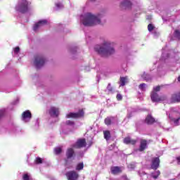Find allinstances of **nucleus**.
<instances>
[{"mask_svg":"<svg viewBox=\"0 0 180 180\" xmlns=\"http://www.w3.org/2000/svg\"><path fill=\"white\" fill-rule=\"evenodd\" d=\"M153 34H154V36H160V33H158L155 31L153 32Z\"/></svg>","mask_w":180,"mask_h":180,"instance_id":"obj_46","label":"nucleus"},{"mask_svg":"<svg viewBox=\"0 0 180 180\" xmlns=\"http://www.w3.org/2000/svg\"><path fill=\"white\" fill-rule=\"evenodd\" d=\"M111 171L112 174H119V172H120V167H114Z\"/></svg>","mask_w":180,"mask_h":180,"instance_id":"obj_29","label":"nucleus"},{"mask_svg":"<svg viewBox=\"0 0 180 180\" xmlns=\"http://www.w3.org/2000/svg\"><path fill=\"white\" fill-rule=\"evenodd\" d=\"M94 51L100 55L101 57L104 58H108L116 53L115 47L112 46V42L109 41H104L101 46H96Z\"/></svg>","mask_w":180,"mask_h":180,"instance_id":"obj_1","label":"nucleus"},{"mask_svg":"<svg viewBox=\"0 0 180 180\" xmlns=\"http://www.w3.org/2000/svg\"><path fill=\"white\" fill-rule=\"evenodd\" d=\"M56 6L57 10L63 9V8H64V6L63 5V4L60 2L56 3Z\"/></svg>","mask_w":180,"mask_h":180,"instance_id":"obj_32","label":"nucleus"},{"mask_svg":"<svg viewBox=\"0 0 180 180\" xmlns=\"http://www.w3.org/2000/svg\"><path fill=\"white\" fill-rule=\"evenodd\" d=\"M150 98L152 102H160L161 101V98H160V96H158V94L155 91H152L150 94Z\"/></svg>","mask_w":180,"mask_h":180,"instance_id":"obj_15","label":"nucleus"},{"mask_svg":"<svg viewBox=\"0 0 180 180\" xmlns=\"http://www.w3.org/2000/svg\"><path fill=\"white\" fill-rule=\"evenodd\" d=\"M160 174L161 172H160V170H157L152 173V177H153L154 179H157Z\"/></svg>","mask_w":180,"mask_h":180,"instance_id":"obj_27","label":"nucleus"},{"mask_svg":"<svg viewBox=\"0 0 180 180\" xmlns=\"http://www.w3.org/2000/svg\"><path fill=\"white\" fill-rule=\"evenodd\" d=\"M146 86H147V84H146L145 83H142V84H139V89L141 91H146Z\"/></svg>","mask_w":180,"mask_h":180,"instance_id":"obj_31","label":"nucleus"},{"mask_svg":"<svg viewBox=\"0 0 180 180\" xmlns=\"http://www.w3.org/2000/svg\"><path fill=\"white\" fill-rule=\"evenodd\" d=\"M46 25H47V21H46V20H39L37 23H36V24L34 25V27H33L34 32H37V30H38L39 29H40V27H42V26H46Z\"/></svg>","mask_w":180,"mask_h":180,"instance_id":"obj_11","label":"nucleus"},{"mask_svg":"<svg viewBox=\"0 0 180 180\" xmlns=\"http://www.w3.org/2000/svg\"><path fill=\"white\" fill-rule=\"evenodd\" d=\"M86 43H89L91 41V37H88V35H86Z\"/></svg>","mask_w":180,"mask_h":180,"instance_id":"obj_43","label":"nucleus"},{"mask_svg":"<svg viewBox=\"0 0 180 180\" xmlns=\"http://www.w3.org/2000/svg\"><path fill=\"white\" fill-rule=\"evenodd\" d=\"M104 139H105V140H110V131H104Z\"/></svg>","mask_w":180,"mask_h":180,"instance_id":"obj_28","label":"nucleus"},{"mask_svg":"<svg viewBox=\"0 0 180 180\" xmlns=\"http://www.w3.org/2000/svg\"><path fill=\"white\" fill-rule=\"evenodd\" d=\"M164 50H165V49L162 48V56L160 58V61H165V60H167V58H169V53L164 52Z\"/></svg>","mask_w":180,"mask_h":180,"instance_id":"obj_22","label":"nucleus"},{"mask_svg":"<svg viewBox=\"0 0 180 180\" xmlns=\"http://www.w3.org/2000/svg\"><path fill=\"white\" fill-rule=\"evenodd\" d=\"M124 144H131V146H134L136 143H137V141L131 139V138L127 136L124 139Z\"/></svg>","mask_w":180,"mask_h":180,"instance_id":"obj_18","label":"nucleus"},{"mask_svg":"<svg viewBox=\"0 0 180 180\" xmlns=\"http://www.w3.org/2000/svg\"><path fill=\"white\" fill-rule=\"evenodd\" d=\"M82 169H84V163L80 162V163L77 164V165L76 167V170L81 171Z\"/></svg>","mask_w":180,"mask_h":180,"instance_id":"obj_30","label":"nucleus"},{"mask_svg":"<svg viewBox=\"0 0 180 180\" xmlns=\"http://www.w3.org/2000/svg\"><path fill=\"white\" fill-rule=\"evenodd\" d=\"M15 11L20 12V13H25L29 11V2L27 0H19L15 6Z\"/></svg>","mask_w":180,"mask_h":180,"instance_id":"obj_2","label":"nucleus"},{"mask_svg":"<svg viewBox=\"0 0 180 180\" xmlns=\"http://www.w3.org/2000/svg\"><path fill=\"white\" fill-rule=\"evenodd\" d=\"M117 101H122L123 99V96H122V94H117Z\"/></svg>","mask_w":180,"mask_h":180,"instance_id":"obj_39","label":"nucleus"},{"mask_svg":"<svg viewBox=\"0 0 180 180\" xmlns=\"http://www.w3.org/2000/svg\"><path fill=\"white\" fill-rule=\"evenodd\" d=\"M147 148V141L146 139L141 140L139 151H144Z\"/></svg>","mask_w":180,"mask_h":180,"instance_id":"obj_17","label":"nucleus"},{"mask_svg":"<svg viewBox=\"0 0 180 180\" xmlns=\"http://www.w3.org/2000/svg\"><path fill=\"white\" fill-rule=\"evenodd\" d=\"M174 39L176 40H180V31L179 30H176L173 33Z\"/></svg>","mask_w":180,"mask_h":180,"instance_id":"obj_24","label":"nucleus"},{"mask_svg":"<svg viewBox=\"0 0 180 180\" xmlns=\"http://www.w3.org/2000/svg\"><path fill=\"white\" fill-rule=\"evenodd\" d=\"M23 180H29V175L25 174L23 176Z\"/></svg>","mask_w":180,"mask_h":180,"instance_id":"obj_45","label":"nucleus"},{"mask_svg":"<svg viewBox=\"0 0 180 180\" xmlns=\"http://www.w3.org/2000/svg\"><path fill=\"white\" fill-rule=\"evenodd\" d=\"M55 154H60L61 153V148L58 147L54 149Z\"/></svg>","mask_w":180,"mask_h":180,"instance_id":"obj_34","label":"nucleus"},{"mask_svg":"<svg viewBox=\"0 0 180 180\" xmlns=\"http://www.w3.org/2000/svg\"><path fill=\"white\" fill-rule=\"evenodd\" d=\"M104 122L107 126H110V124H113V123H115V122H116V117H108L105 119Z\"/></svg>","mask_w":180,"mask_h":180,"instance_id":"obj_16","label":"nucleus"},{"mask_svg":"<svg viewBox=\"0 0 180 180\" xmlns=\"http://www.w3.org/2000/svg\"><path fill=\"white\" fill-rule=\"evenodd\" d=\"M49 112L51 117H58V115H60V110L56 107H51L49 109Z\"/></svg>","mask_w":180,"mask_h":180,"instance_id":"obj_10","label":"nucleus"},{"mask_svg":"<svg viewBox=\"0 0 180 180\" xmlns=\"http://www.w3.org/2000/svg\"><path fill=\"white\" fill-rule=\"evenodd\" d=\"M86 146V141L84 139H79L76 142L75 145H73L75 148H82Z\"/></svg>","mask_w":180,"mask_h":180,"instance_id":"obj_12","label":"nucleus"},{"mask_svg":"<svg viewBox=\"0 0 180 180\" xmlns=\"http://www.w3.org/2000/svg\"><path fill=\"white\" fill-rule=\"evenodd\" d=\"M141 78L143 79V81H146V82H148V81H151L152 79L151 75L146 73V72L143 73Z\"/></svg>","mask_w":180,"mask_h":180,"instance_id":"obj_21","label":"nucleus"},{"mask_svg":"<svg viewBox=\"0 0 180 180\" xmlns=\"http://www.w3.org/2000/svg\"><path fill=\"white\" fill-rule=\"evenodd\" d=\"M170 110H171L172 112H176V110L175 108H172L170 109Z\"/></svg>","mask_w":180,"mask_h":180,"instance_id":"obj_47","label":"nucleus"},{"mask_svg":"<svg viewBox=\"0 0 180 180\" xmlns=\"http://www.w3.org/2000/svg\"><path fill=\"white\" fill-rule=\"evenodd\" d=\"M75 51H77V47H74L70 49V53L72 54H75Z\"/></svg>","mask_w":180,"mask_h":180,"instance_id":"obj_40","label":"nucleus"},{"mask_svg":"<svg viewBox=\"0 0 180 180\" xmlns=\"http://www.w3.org/2000/svg\"><path fill=\"white\" fill-rule=\"evenodd\" d=\"M30 119H32V112L30 110L25 111L22 115V122L27 123V122H30Z\"/></svg>","mask_w":180,"mask_h":180,"instance_id":"obj_7","label":"nucleus"},{"mask_svg":"<svg viewBox=\"0 0 180 180\" xmlns=\"http://www.w3.org/2000/svg\"><path fill=\"white\" fill-rule=\"evenodd\" d=\"M105 92H108V94H113V87L110 83H108L107 89L105 90Z\"/></svg>","mask_w":180,"mask_h":180,"instance_id":"obj_26","label":"nucleus"},{"mask_svg":"<svg viewBox=\"0 0 180 180\" xmlns=\"http://www.w3.org/2000/svg\"><path fill=\"white\" fill-rule=\"evenodd\" d=\"M13 51L15 54H18V53L20 51V49L19 48V46H16L13 49Z\"/></svg>","mask_w":180,"mask_h":180,"instance_id":"obj_38","label":"nucleus"},{"mask_svg":"<svg viewBox=\"0 0 180 180\" xmlns=\"http://www.w3.org/2000/svg\"><path fill=\"white\" fill-rule=\"evenodd\" d=\"M66 176L68 178V180H77L78 179L79 175L78 174V173H77V172L70 171L66 174Z\"/></svg>","mask_w":180,"mask_h":180,"instance_id":"obj_8","label":"nucleus"},{"mask_svg":"<svg viewBox=\"0 0 180 180\" xmlns=\"http://www.w3.org/2000/svg\"><path fill=\"white\" fill-rule=\"evenodd\" d=\"M80 22L86 27L91 26V13H84L80 15Z\"/></svg>","mask_w":180,"mask_h":180,"instance_id":"obj_3","label":"nucleus"},{"mask_svg":"<svg viewBox=\"0 0 180 180\" xmlns=\"http://www.w3.org/2000/svg\"><path fill=\"white\" fill-rule=\"evenodd\" d=\"M5 110H0V117H2V115H4Z\"/></svg>","mask_w":180,"mask_h":180,"instance_id":"obj_44","label":"nucleus"},{"mask_svg":"<svg viewBox=\"0 0 180 180\" xmlns=\"http://www.w3.org/2000/svg\"><path fill=\"white\" fill-rule=\"evenodd\" d=\"M36 162H37V164H41V162H42L41 158H37L36 159Z\"/></svg>","mask_w":180,"mask_h":180,"instance_id":"obj_41","label":"nucleus"},{"mask_svg":"<svg viewBox=\"0 0 180 180\" xmlns=\"http://www.w3.org/2000/svg\"><path fill=\"white\" fill-rule=\"evenodd\" d=\"M74 154H75L74 149H72V148H68L66 152L67 158H72V156L74 155Z\"/></svg>","mask_w":180,"mask_h":180,"instance_id":"obj_23","label":"nucleus"},{"mask_svg":"<svg viewBox=\"0 0 180 180\" xmlns=\"http://www.w3.org/2000/svg\"><path fill=\"white\" fill-rule=\"evenodd\" d=\"M176 162H177V165H180V155L176 157Z\"/></svg>","mask_w":180,"mask_h":180,"instance_id":"obj_42","label":"nucleus"},{"mask_svg":"<svg viewBox=\"0 0 180 180\" xmlns=\"http://www.w3.org/2000/svg\"><path fill=\"white\" fill-rule=\"evenodd\" d=\"M84 116V111L80 110L79 112H70L66 115V117L70 119V117H72L73 119H78L79 117H82Z\"/></svg>","mask_w":180,"mask_h":180,"instance_id":"obj_6","label":"nucleus"},{"mask_svg":"<svg viewBox=\"0 0 180 180\" xmlns=\"http://www.w3.org/2000/svg\"><path fill=\"white\" fill-rule=\"evenodd\" d=\"M160 158L158 157L154 158L152 160V163L150 165L152 169H155V170L158 169V168H160Z\"/></svg>","mask_w":180,"mask_h":180,"instance_id":"obj_9","label":"nucleus"},{"mask_svg":"<svg viewBox=\"0 0 180 180\" xmlns=\"http://www.w3.org/2000/svg\"><path fill=\"white\" fill-rule=\"evenodd\" d=\"M179 176H180V174H179Z\"/></svg>","mask_w":180,"mask_h":180,"instance_id":"obj_51","label":"nucleus"},{"mask_svg":"<svg viewBox=\"0 0 180 180\" xmlns=\"http://www.w3.org/2000/svg\"><path fill=\"white\" fill-rule=\"evenodd\" d=\"M162 86H157L153 87V92H160V91H161V88Z\"/></svg>","mask_w":180,"mask_h":180,"instance_id":"obj_33","label":"nucleus"},{"mask_svg":"<svg viewBox=\"0 0 180 180\" xmlns=\"http://www.w3.org/2000/svg\"><path fill=\"white\" fill-rule=\"evenodd\" d=\"M46 63V58L43 56H37L35 57L34 64L37 68H41Z\"/></svg>","mask_w":180,"mask_h":180,"instance_id":"obj_5","label":"nucleus"},{"mask_svg":"<svg viewBox=\"0 0 180 180\" xmlns=\"http://www.w3.org/2000/svg\"><path fill=\"white\" fill-rule=\"evenodd\" d=\"M144 122L146 123V124L151 125L154 124V123H155L157 121H155V118H154L151 114H148L144 120Z\"/></svg>","mask_w":180,"mask_h":180,"instance_id":"obj_13","label":"nucleus"},{"mask_svg":"<svg viewBox=\"0 0 180 180\" xmlns=\"http://www.w3.org/2000/svg\"><path fill=\"white\" fill-rule=\"evenodd\" d=\"M66 126H71L72 127H74V122L68 120L66 121Z\"/></svg>","mask_w":180,"mask_h":180,"instance_id":"obj_36","label":"nucleus"},{"mask_svg":"<svg viewBox=\"0 0 180 180\" xmlns=\"http://www.w3.org/2000/svg\"><path fill=\"white\" fill-rule=\"evenodd\" d=\"M102 18H103V15L102 14H91V26H96V25H101V19Z\"/></svg>","mask_w":180,"mask_h":180,"instance_id":"obj_4","label":"nucleus"},{"mask_svg":"<svg viewBox=\"0 0 180 180\" xmlns=\"http://www.w3.org/2000/svg\"><path fill=\"white\" fill-rule=\"evenodd\" d=\"M171 101L172 103H176L180 102V91L174 93L172 95Z\"/></svg>","mask_w":180,"mask_h":180,"instance_id":"obj_14","label":"nucleus"},{"mask_svg":"<svg viewBox=\"0 0 180 180\" xmlns=\"http://www.w3.org/2000/svg\"><path fill=\"white\" fill-rule=\"evenodd\" d=\"M115 147H116V143H112V145H110L108 147V150H110V151H112V150H115Z\"/></svg>","mask_w":180,"mask_h":180,"instance_id":"obj_37","label":"nucleus"},{"mask_svg":"<svg viewBox=\"0 0 180 180\" xmlns=\"http://www.w3.org/2000/svg\"><path fill=\"white\" fill-rule=\"evenodd\" d=\"M145 123L146 122H145L144 120H141L138 121L135 124L136 129L139 130V129H140L141 127V126H143Z\"/></svg>","mask_w":180,"mask_h":180,"instance_id":"obj_25","label":"nucleus"},{"mask_svg":"<svg viewBox=\"0 0 180 180\" xmlns=\"http://www.w3.org/2000/svg\"><path fill=\"white\" fill-rule=\"evenodd\" d=\"M162 66L160 65L158 67V71H160V68H161Z\"/></svg>","mask_w":180,"mask_h":180,"instance_id":"obj_48","label":"nucleus"},{"mask_svg":"<svg viewBox=\"0 0 180 180\" xmlns=\"http://www.w3.org/2000/svg\"><path fill=\"white\" fill-rule=\"evenodd\" d=\"M148 32H153V30H154V25H153V24H149L148 25Z\"/></svg>","mask_w":180,"mask_h":180,"instance_id":"obj_35","label":"nucleus"},{"mask_svg":"<svg viewBox=\"0 0 180 180\" xmlns=\"http://www.w3.org/2000/svg\"><path fill=\"white\" fill-rule=\"evenodd\" d=\"M127 82H129V78L127 77V76L120 77V86H124V85H126Z\"/></svg>","mask_w":180,"mask_h":180,"instance_id":"obj_20","label":"nucleus"},{"mask_svg":"<svg viewBox=\"0 0 180 180\" xmlns=\"http://www.w3.org/2000/svg\"><path fill=\"white\" fill-rule=\"evenodd\" d=\"M98 82H99V79H98Z\"/></svg>","mask_w":180,"mask_h":180,"instance_id":"obj_50","label":"nucleus"},{"mask_svg":"<svg viewBox=\"0 0 180 180\" xmlns=\"http://www.w3.org/2000/svg\"><path fill=\"white\" fill-rule=\"evenodd\" d=\"M131 1L129 0H124L121 2V6L125 9H127V8H131Z\"/></svg>","mask_w":180,"mask_h":180,"instance_id":"obj_19","label":"nucleus"},{"mask_svg":"<svg viewBox=\"0 0 180 180\" xmlns=\"http://www.w3.org/2000/svg\"><path fill=\"white\" fill-rule=\"evenodd\" d=\"M178 82H180V76L178 77Z\"/></svg>","mask_w":180,"mask_h":180,"instance_id":"obj_49","label":"nucleus"}]
</instances>
